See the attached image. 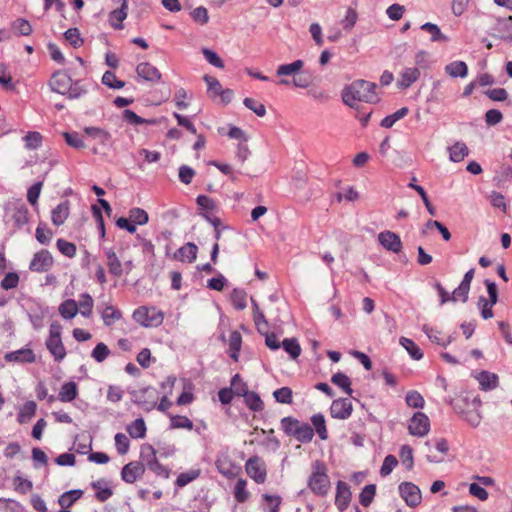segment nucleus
Segmentation results:
<instances>
[{
	"mask_svg": "<svg viewBox=\"0 0 512 512\" xmlns=\"http://www.w3.org/2000/svg\"><path fill=\"white\" fill-rule=\"evenodd\" d=\"M376 84L366 80H356L346 86L342 91V100L345 105L354 108L358 102L374 103L378 101Z\"/></svg>",
	"mask_w": 512,
	"mask_h": 512,
	"instance_id": "1",
	"label": "nucleus"
},
{
	"mask_svg": "<svg viewBox=\"0 0 512 512\" xmlns=\"http://www.w3.org/2000/svg\"><path fill=\"white\" fill-rule=\"evenodd\" d=\"M324 462L316 460L312 464V472L307 480L308 488L319 497H326L331 490V481Z\"/></svg>",
	"mask_w": 512,
	"mask_h": 512,
	"instance_id": "2",
	"label": "nucleus"
},
{
	"mask_svg": "<svg viewBox=\"0 0 512 512\" xmlns=\"http://www.w3.org/2000/svg\"><path fill=\"white\" fill-rule=\"evenodd\" d=\"M280 424L284 433L289 437L295 438L298 442L310 443L314 438L312 426L292 416L282 418Z\"/></svg>",
	"mask_w": 512,
	"mask_h": 512,
	"instance_id": "3",
	"label": "nucleus"
},
{
	"mask_svg": "<svg viewBox=\"0 0 512 512\" xmlns=\"http://www.w3.org/2000/svg\"><path fill=\"white\" fill-rule=\"evenodd\" d=\"M62 326L58 322L51 323L49 335L45 340V346L52 355L55 362L60 363L67 355L66 348L62 341Z\"/></svg>",
	"mask_w": 512,
	"mask_h": 512,
	"instance_id": "4",
	"label": "nucleus"
},
{
	"mask_svg": "<svg viewBox=\"0 0 512 512\" xmlns=\"http://www.w3.org/2000/svg\"><path fill=\"white\" fill-rule=\"evenodd\" d=\"M132 317L143 327H158L164 320L163 312L154 306H140L133 312Z\"/></svg>",
	"mask_w": 512,
	"mask_h": 512,
	"instance_id": "5",
	"label": "nucleus"
},
{
	"mask_svg": "<svg viewBox=\"0 0 512 512\" xmlns=\"http://www.w3.org/2000/svg\"><path fill=\"white\" fill-rule=\"evenodd\" d=\"M246 474L257 484H264L267 480V467L265 461L258 455L250 457L245 463Z\"/></svg>",
	"mask_w": 512,
	"mask_h": 512,
	"instance_id": "6",
	"label": "nucleus"
},
{
	"mask_svg": "<svg viewBox=\"0 0 512 512\" xmlns=\"http://www.w3.org/2000/svg\"><path fill=\"white\" fill-rule=\"evenodd\" d=\"M217 471L226 479H234L241 473V466L238 465L227 453H220L215 461Z\"/></svg>",
	"mask_w": 512,
	"mask_h": 512,
	"instance_id": "7",
	"label": "nucleus"
},
{
	"mask_svg": "<svg viewBox=\"0 0 512 512\" xmlns=\"http://www.w3.org/2000/svg\"><path fill=\"white\" fill-rule=\"evenodd\" d=\"M409 434L416 437H424L430 431V420L423 412H416L408 423Z\"/></svg>",
	"mask_w": 512,
	"mask_h": 512,
	"instance_id": "8",
	"label": "nucleus"
},
{
	"mask_svg": "<svg viewBox=\"0 0 512 512\" xmlns=\"http://www.w3.org/2000/svg\"><path fill=\"white\" fill-rule=\"evenodd\" d=\"M53 263L54 260L51 253L46 249H42L34 254L29 269L33 272L43 273L49 271Z\"/></svg>",
	"mask_w": 512,
	"mask_h": 512,
	"instance_id": "9",
	"label": "nucleus"
},
{
	"mask_svg": "<svg viewBox=\"0 0 512 512\" xmlns=\"http://www.w3.org/2000/svg\"><path fill=\"white\" fill-rule=\"evenodd\" d=\"M399 492L406 504L410 507H416L421 502V491L411 482H403L399 485Z\"/></svg>",
	"mask_w": 512,
	"mask_h": 512,
	"instance_id": "10",
	"label": "nucleus"
},
{
	"mask_svg": "<svg viewBox=\"0 0 512 512\" xmlns=\"http://www.w3.org/2000/svg\"><path fill=\"white\" fill-rule=\"evenodd\" d=\"M71 81L72 78L65 71H56L49 80V86L53 92L65 96Z\"/></svg>",
	"mask_w": 512,
	"mask_h": 512,
	"instance_id": "11",
	"label": "nucleus"
},
{
	"mask_svg": "<svg viewBox=\"0 0 512 512\" xmlns=\"http://www.w3.org/2000/svg\"><path fill=\"white\" fill-rule=\"evenodd\" d=\"M353 412V406L349 399L339 398L332 402L330 406V415L332 418L345 420L348 419Z\"/></svg>",
	"mask_w": 512,
	"mask_h": 512,
	"instance_id": "12",
	"label": "nucleus"
},
{
	"mask_svg": "<svg viewBox=\"0 0 512 512\" xmlns=\"http://www.w3.org/2000/svg\"><path fill=\"white\" fill-rule=\"evenodd\" d=\"M144 473V464L139 461H132L122 468L121 477L124 482L132 484L141 478Z\"/></svg>",
	"mask_w": 512,
	"mask_h": 512,
	"instance_id": "13",
	"label": "nucleus"
},
{
	"mask_svg": "<svg viewBox=\"0 0 512 512\" xmlns=\"http://www.w3.org/2000/svg\"><path fill=\"white\" fill-rule=\"evenodd\" d=\"M379 243L388 251L399 253L402 250V241L394 232L384 231L378 234Z\"/></svg>",
	"mask_w": 512,
	"mask_h": 512,
	"instance_id": "14",
	"label": "nucleus"
},
{
	"mask_svg": "<svg viewBox=\"0 0 512 512\" xmlns=\"http://www.w3.org/2000/svg\"><path fill=\"white\" fill-rule=\"evenodd\" d=\"M351 490L349 485L344 481H338L336 486L335 505L342 512L347 509L351 501Z\"/></svg>",
	"mask_w": 512,
	"mask_h": 512,
	"instance_id": "15",
	"label": "nucleus"
},
{
	"mask_svg": "<svg viewBox=\"0 0 512 512\" xmlns=\"http://www.w3.org/2000/svg\"><path fill=\"white\" fill-rule=\"evenodd\" d=\"M420 78V69L418 67L404 68L397 80V87L399 89H407Z\"/></svg>",
	"mask_w": 512,
	"mask_h": 512,
	"instance_id": "16",
	"label": "nucleus"
},
{
	"mask_svg": "<svg viewBox=\"0 0 512 512\" xmlns=\"http://www.w3.org/2000/svg\"><path fill=\"white\" fill-rule=\"evenodd\" d=\"M137 75L145 81L160 82L161 73L159 70L148 62L139 63L136 67Z\"/></svg>",
	"mask_w": 512,
	"mask_h": 512,
	"instance_id": "17",
	"label": "nucleus"
},
{
	"mask_svg": "<svg viewBox=\"0 0 512 512\" xmlns=\"http://www.w3.org/2000/svg\"><path fill=\"white\" fill-rule=\"evenodd\" d=\"M5 360L8 362H18L24 364L34 363L36 355L30 348H22L16 351L9 352L5 355Z\"/></svg>",
	"mask_w": 512,
	"mask_h": 512,
	"instance_id": "18",
	"label": "nucleus"
},
{
	"mask_svg": "<svg viewBox=\"0 0 512 512\" xmlns=\"http://www.w3.org/2000/svg\"><path fill=\"white\" fill-rule=\"evenodd\" d=\"M197 252L198 247L194 243L188 242L176 250L174 258L181 262L192 263L197 258Z\"/></svg>",
	"mask_w": 512,
	"mask_h": 512,
	"instance_id": "19",
	"label": "nucleus"
},
{
	"mask_svg": "<svg viewBox=\"0 0 512 512\" xmlns=\"http://www.w3.org/2000/svg\"><path fill=\"white\" fill-rule=\"evenodd\" d=\"M70 214V203L65 200L58 204L51 212V221L55 226H61L68 219Z\"/></svg>",
	"mask_w": 512,
	"mask_h": 512,
	"instance_id": "20",
	"label": "nucleus"
},
{
	"mask_svg": "<svg viewBox=\"0 0 512 512\" xmlns=\"http://www.w3.org/2000/svg\"><path fill=\"white\" fill-rule=\"evenodd\" d=\"M476 379L478 380L480 389L483 391L494 390L499 385L498 375L492 372L482 371L476 376Z\"/></svg>",
	"mask_w": 512,
	"mask_h": 512,
	"instance_id": "21",
	"label": "nucleus"
},
{
	"mask_svg": "<svg viewBox=\"0 0 512 512\" xmlns=\"http://www.w3.org/2000/svg\"><path fill=\"white\" fill-rule=\"evenodd\" d=\"M105 256L107 259V267L108 271L111 275L119 278L123 274V266L117 257L115 251L113 249H106Z\"/></svg>",
	"mask_w": 512,
	"mask_h": 512,
	"instance_id": "22",
	"label": "nucleus"
},
{
	"mask_svg": "<svg viewBox=\"0 0 512 512\" xmlns=\"http://www.w3.org/2000/svg\"><path fill=\"white\" fill-rule=\"evenodd\" d=\"M121 1V7L119 9L113 10L109 14V22L112 27L115 29H121L122 22L127 17V10H128V1L127 0H120Z\"/></svg>",
	"mask_w": 512,
	"mask_h": 512,
	"instance_id": "23",
	"label": "nucleus"
},
{
	"mask_svg": "<svg viewBox=\"0 0 512 512\" xmlns=\"http://www.w3.org/2000/svg\"><path fill=\"white\" fill-rule=\"evenodd\" d=\"M312 423V428L314 429V434L317 433L319 438L323 441L327 440L329 437L326 420L322 413H317L311 416L310 418Z\"/></svg>",
	"mask_w": 512,
	"mask_h": 512,
	"instance_id": "24",
	"label": "nucleus"
},
{
	"mask_svg": "<svg viewBox=\"0 0 512 512\" xmlns=\"http://www.w3.org/2000/svg\"><path fill=\"white\" fill-rule=\"evenodd\" d=\"M78 308L77 301L67 299L59 305L58 312L63 319L71 320L78 314Z\"/></svg>",
	"mask_w": 512,
	"mask_h": 512,
	"instance_id": "25",
	"label": "nucleus"
},
{
	"mask_svg": "<svg viewBox=\"0 0 512 512\" xmlns=\"http://www.w3.org/2000/svg\"><path fill=\"white\" fill-rule=\"evenodd\" d=\"M126 430L133 439H143L146 436L147 427L143 418H138L127 425Z\"/></svg>",
	"mask_w": 512,
	"mask_h": 512,
	"instance_id": "26",
	"label": "nucleus"
},
{
	"mask_svg": "<svg viewBox=\"0 0 512 512\" xmlns=\"http://www.w3.org/2000/svg\"><path fill=\"white\" fill-rule=\"evenodd\" d=\"M304 62L302 60H296L292 63L281 64L276 69V75L279 77L284 76H295L298 75V72L303 68Z\"/></svg>",
	"mask_w": 512,
	"mask_h": 512,
	"instance_id": "27",
	"label": "nucleus"
},
{
	"mask_svg": "<svg viewBox=\"0 0 512 512\" xmlns=\"http://www.w3.org/2000/svg\"><path fill=\"white\" fill-rule=\"evenodd\" d=\"M78 395L77 384L73 381L64 383L59 391L58 399L61 402H71Z\"/></svg>",
	"mask_w": 512,
	"mask_h": 512,
	"instance_id": "28",
	"label": "nucleus"
},
{
	"mask_svg": "<svg viewBox=\"0 0 512 512\" xmlns=\"http://www.w3.org/2000/svg\"><path fill=\"white\" fill-rule=\"evenodd\" d=\"M229 356L237 362L239 360V352L242 345V336L238 331H232L229 336Z\"/></svg>",
	"mask_w": 512,
	"mask_h": 512,
	"instance_id": "29",
	"label": "nucleus"
},
{
	"mask_svg": "<svg viewBox=\"0 0 512 512\" xmlns=\"http://www.w3.org/2000/svg\"><path fill=\"white\" fill-rule=\"evenodd\" d=\"M445 72L453 78H465L468 74V67L464 61H453L445 66Z\"/></svg>",
	"mask_w": 512,
	"mask_h": 512,
	"instance_id": "30",
	"label": "nucleus"
},
{
	"mask_svg": "<svg viewBox=\"0 0 512 512\" xmlns=\"http://www.w3.org/2000/svg\"><path fill=\"white\" fill-rule=\"evenodd\" d=\"M78 303V312L85 317L90 318L93 313L94 300L88 293H83L79 296Z\"/></svg>",
	"mask_w": 512,
	"mask_h": 512,
	"instance_id": "31",
	"label": "nucleus"
},
{
	"mask_svg": "<svg viewBox=\"0 0 512 512\" xmlns=\"http://www.w3.org/2000/svg\"><path fill=\"white\" fill-rule=\"evenodd\" d=\"M37 409V405L34 401L25 402L18 413L17 420L20 424H24L29 422L32 417L35 415Z\"/></svg>",
	"mask_w": 512,
	"mask_h": 512,
	"instance_id": "32",
	"label": "nucleus"
},
{
	"mask_svg": "<svg viewBox=\"0 0 512 512\" xmlns=\"http://www.w3.org/2000/svg\"><path fill=\"white\" fill-rule=\"evenodd\" d=\"M234 498L238 503L246 502L250 497V492L247 490V481L244 478H239L233 490Z\"/></svg>",
	"mask_w": 512,
	"mask_h": 512,
	"instance_id": "33",
	"label": "nucleus"
},
{
	"mask_svg": "<svg viewBox=\"0 0 512 512\" xmlns=\"http://www.w3.org/2000/svg\"><path fill=\"white\" fill-rule=\"evenodd\" d=\"M420 29L428 32L431 35L430 40L432 42H447L448 41V37L446 35H444L441 32L440 28L434 23L426 22L420 26Z\"/></svg>",
	"mask_w": 512,
	"mask_h": 512,
	"instance_id": "34",
	"label": "nucleus"
},
{
	"mask_svg": "<svg viewBox=\"0 0 512 512\" xmlns=\"http://www.w3.org/2000/svg\"><path fill=\"white\" fill-rule=\"evenodd\" d=\"M87 86L81 80L71 81V85L69 87V91L66 93L65 97L70 100L79 99L87 93Z\"/></svg>",
	"mask_w": 512,
	"mask_h": 512,
	"instance_id": "35",
	"label": "nucleus"
},
{
	"mask_svg": "<svg viewBox=\"0 0 512 512\" xmlns=\"http://www.w3.org/2000/svg\"><path fill=\"white\" fill-rule=\"evenodd\" d=\"M243 397L250 410L260 412L264 409V403L256 392L248 391Z\"/></svg>",
	"mask_w": 512,
	"mask_h": 512,
	"instance_id": "36",
	"label": "nucleus"
},
{
	"mask_svg": "<svg viewBox=\"0 0 512 512\" xmlns=\"http://www.w3.org/2000/svg\"><path fill=\"white\" fill-rule=\"evenodd\" d=\"M82 494L83 492L81 490L67 491L59 497L58 503L62 508L67 509L80 499Z\"/></svg>",
	"mask_w": 512,
	"mask_h": 512,
	"instance_id": "37",
	"label": "nucleus"
},
{
	"mask_svg": "<svg viewBox=\"0 0 512 512\" xmlns=\"http://www.w3.org/2000/svg\"><path fill=\"white\" fill-rule=\"evenodd\" d=\"M140 459L141 463L144 464L145 467L151 465L154 461L157 460L156 450L151 444L145 443L141 445L140 448Z\"/></svg>",
	"mask_w": 512,
	"mask_h": 512,
	"instance_id": "38",
	"label": "nucleus"
},
{
	"mask_svg": "<svg viewBox=\"0 0 512 512\" xmlns=\"http://www.w3.org/2000/svg\"><path fill=\"white\" fill-rule=\"evenodd\" d=\"M449 158L450 160L464 159L469 155V149L464 142H456L449 147Z\"/></svg>",
	"mask_w": 512,
	"mask_h": 512,
	"instance_id": "39",
	"label": "nucleus"
},
{
	"mask_svg": "<svg viewBox=\"0 0 512 512\" xmlns=\"http://www.w3.org/2000/svg\"><path fill=\"white\" fill-rule=\"evenodd\" d=\"M168 416L170 418V426L172 429L192 430L194 427L193 422L186 416L171 414H168Z\"/></svg>",
	"mask_w": 512,
	"mask_h": 512,
	"instance_id": "40",
	"label": "nucleus"
},
{
	"mask_svg": "<svg viewBox=\"0 0 512 512\" xmlns=\"http://www.w3.org/2000/svg\"><path fill=\"white\" fill-rule=\"evenodd\" d=\"M230 300L235 309L243 310L247 306V293L243 289H234L231 292Z\"/></svg>",
	"mask_w": 512,
	"mask_h": 512,
	"instance_id": "41",
	"label": "nucleus"
},
{
	"mask_svg": "<svg viewBox=\"0 0 512 512\" xmlns=\"http://www.w3.org/2000/svg\"><path fill=\"white\" fill-rule=\"evenodd\" d=\"M399 342L414 360H420L423 357L419 346L413 340L401 337Z\"/></svg>",
	"mask_w": 512,
	"mask_h": 512,
	"instance_id": "42",
	"label": "nucleus"
},
{
	"mask_svg": "<svg viewBox=\"0 0 512 512\" xmlns=\"http://www.w3.org/2000/svg\"><path fill=\"white\" fill-rule=\"evenodd\" d=\"M25 148L29 150L38 149L42 145L43 137L37 131H29L23 137Z\"/></svg>",
	"mask_w": 512,
	"mask_h": 512,
	"instance_id": "43",
	"label": "nucleus"
},
{
	"mask_svg": "<svg viewBox=\"0 0 512 512\" xmlns=\"http://www.w3.org/2000/svg\"><path fill=\"white\" fill-rule=\"evenodd\" d=\"M121 317H122L121 311L112 305L106 306L102 312V319L106 326L113 325Z\"/></svg>",
	"mask_w": 512,
	"mask_h": 512,
	"instance_id": "44",
	"label": "nucleus"
},
{
	"mask_svg": "<svg viewBox=\"0 0 512 512\" xmlns=\"http://www.w3.org/2000/svg\"><path fill=\"white\" fill-rule=\"evenodd\" d=\"M35 237L39 243L47 245L50 243L53 237V232L46 226L45 223L40 222L36 228Z\"/></svg>",
	"mask_w": 512,
	"mask_h": 512,
	"instance_id": "45",
	"label": "nucleus"
},
{
	"mask_svg": "<svg viewBox=\"0 0 512 512\" xmlns=\"http://www.w3.org/2000/svg\"><path fill=\"white\" fill-rule=\"evenodd\" d=\"M416 181L415 178L412 179V181L408 184V186L412 189H414L421 197V199L423 200V203L425 205V207L427 208V211L429 212L430 215L434 216L436 214V209L435 207L431 204L428 196H427V193L425 192V190L423 189L422 186H419V185H416L414 182Z\"/></svg>",
	"mask_w": 512,
	"mask_h": 512,
	"instance_id": "46",
	"label": "nucleus"
},
{
	"mask_svg": "<svg viewBox=\"0 0 512 512\" xmlns=\"http://www.w3.org/2000/svg\"><path fill=\"white\" fill-rule=\"evenodd\" d=\"M28 209L24 204H20L14 208L12 218L17 227H22L28 222Z\"/></svg>",
	"mask_w": 512,
	"mask_h": 512,
	"instance_id": "47",
	"label": "nucleus"
},
{
	"mask_svg": "<svg viewBox=\"0 0 512 512\" xmlns=\"http://www.w3.org/2000/svg\"><path fill=\"white\" fill-rule=\"evenodd\" d=\"M123 119L132 125L155 124L156 123L155 119H144L129 109H126L123 111Z\"/></svg>",
	"mask_w": 512,
	"mask_h": 512,
	"instance_id": "48",
	"label": "nucleus"
},
{
	"mask_svg": "<svg viewBox=\"0 0 512 512\" xmlns=\"http://www.w3.org/2000/svg\"><path fill=\"white\" fill-rule=\"evenodd\" d=\"M129 219L135 225H145L149 221L148 213L142 208H132L129 211Z\"/></svg>",
	"mask_w": 512,
	"mask_h": 512,
	"instance_id": "49",
	"label": "nucleus"
},
{
	"mask_svg": "<svg viewBox=\"0 0 512 512\" xmlns=\"http://www.w3.org/2000/svg\"><path fill=\"white\" fill-rule=\"evenodd\" d=\"M408 114V108L403 107L391 115L386 116L381 121V126L384 128H391L398 120L404 118Z\"/></svg>",
	"mask_w": 512,
	"mask_h": 512,
	"instance_id": "50",
	"label": "nucleus"
},
{
	"mask_svg": "<svg viewBox=\"0 0 512 512\" xmlns=\"http://www.w3.org/2000/svg\"><path fill=\"white\" fill-rule=\"evenodd\" d=\"M331 382L342 388L348 395L352 394L351 381L347 375L338 372L332 376Z\"/></svg>",
	"mask_w": 512,
	"mask_h": 512,
	"instance_id": "51",
	"label": "nucleus"
},
{
	"mask_svg": "<svg viewBox=\"0 0 512 512\" xmlns=\"http://www.w3.org/2000/svg\"><path fill=\"white\" fill-rule=\"evenodd\" d=\"M57 249L66 257L73 258L76 255L77 248L72 242L65 239H58L56 242Z\"/></svg>",
	"mask_w": 512,
	"mask_h": 512,
	"instance_id": "52",
	"label": "nucleus"
},
{
	"mask_svg": "<svg viewBox=\"0 0 512 512\" xmlns=\"http://www.w3.org/2000/svg\"><path fill=\"white\" fill-rule=\"evenodd\" d=\"M282 347L293 359L298 358L302 351L298 341L295 338L284 339L282 342Z\"/></svg>",
	"mask_w": 512,
	"mask_h": 512,
	"instance_id": "53",
	"label": "nucleus"
},
{
	"mask_svg": "<svg viewBox=\"0 0 512 512\" xmlns=\"http://www.w3.org/2000/svg\"><path fill=\"white\" fill-rule=\"evenodd\" d=\"M110 349L108 346L100 342L98 343L91 352V357L98 363L105 361L110 355Z\"/></svg>",
	"mask_w": 512,
	"mask_h": 512,
	"instance_id": "54",
	"label": "nucleus"
},
{
	"mask_svg": "<svg viewBox=\"0 0 512 512\" xmlns=\"http://www.w3.org/2000/svg\"><path fill=\"white\" fill-rule=\"evenodd\" d=\"M375 493H376L375 485H373V484L366 485L362 489L360 496H359V501H360L361 505L364 507H368L372 503Z\"/></svg>",
	"mask_w": 512,
	"mask_h": 512,
	"instance_id": "55",
	"label": "nucleus"
},
{
	"mask_svg": "<svg viewBox=\"0 0 512 512\" xmlns=\"http://www.w3.org/2000/svg\"><path fill=\"white\" fill-rule=\"evenodd\" d=\"M405 401L412 408H423L425 404L423 396L415 390H411L406 394Z\"/></svg>",
	"mask_w": 512,
	"mask_h": 512,
	"instance_id": "56",
	"label": "nucleus"
},
{
	"mask_svg": "<svg viewBox=\"0 0 512 512\" xmlns=\"http://www.w3.org/2000/svg\"><path fill=\"white\" fill-rule=\"evenodd\" d=\"M102 83L112 89H121L125 86V82L118 80L116 75L111 71H106L103 74Z\"/></svg>",
	"mask_w": 512,
	"mask_h": 512,
	"instance_id": "57",
	"label": "nucleus"
},
{
	"mask_svg": "<svg viewBox=\"0 0 512 512\" xmlns=\"http://www.w3.org/2000/svg\"><path fill=\"white\" fill-rule=\"evenodd\" d=\"M115 447L120 455H125L128 453L130 448L129 438L124 433H117L114 437Z\"/></svg>",
	"mask_w": 512,
	"mask_h": 512,
	"instance_id": "58",
	"label": "nucleus"
},
{
	"mask_svg": "<svg viewBox=\"0 0 512 512\" xmlns=\"http://www.w3.org/2000/svg\"><path fill=\"white\" fill-rule=\"evenodd\" d=\"M402 464L408 469H412L414 465L413 449L409 445H403L399 452Z\"/></svg>",
	"mask_w": 512,
	"mask_h": 512,
	"instance_id": "59",
	"label": "nucleus"
},
{
	"mask_svg": "<svg viewBox=\"0 0 512 512\" xmlns=\"http://www.w3.org/2000/svg\"><path fill=\"white\" fill-rule=\"evenodd\" d=\"M230 388L237 396H244L248 392L247 384L242 380L239 374L232 377Z\"/></svg>",
	"mask_w": 512,
	"mask_h": 512,
	"instance_id": "60",
	"label": "nucleus"
},
{
	"mask_svg": "<svg viewBox=\"0 0 512 512\" xmlns=\"http://www.w3.org/2000/svg\"><path fill=\"white\" fill-rule=\"evenodd\" d=\"M204 81L207 84V91L210 97H216L220 92H222L223 87L220 82L215 78L208 75L204 76Z\"/></svg>",
	"mask_w": 512,
	"mask_h": 512,
	"instance_id": "61",
	"label": "nucleus"
},
{
	"mask_svg": "<svg viewBox=\"0 0 512 512\" xmlns=\"http://www.w3.org/2000/svg\"><path fill=\"white\" fill-rule=\"evenodd\" d=\"M292 395V390L289 387H282L273 392L276 401L282 404H291Z\"/></svg>",
	"mask_w": 512,
	"mask_h": 512,
	"instance_id": "62",
	"label": "nucleus"
},
{
	"mask_svg": "<svg viewBox=\"0 0 512 512\" xmlns=\"http://www.w3.org/2000/svg\"><path fill=\"white\" fill-rule=\"evenodd\" d=\"M194 22L205 25L209 21L208 10L204 6H199L193 9L190 13Z\"/></svg>",
	"mask_w": 512,
	"mask_h": 512,
	"instance_id": "63",
	"label": "nucleus"
},
{
	"mask_svg": "<svg viewBox=\"0 0 512 512\" xmlns=\"http://www.w3.org/2000/svg\"><path fill=\"white\" fill-rule=\"evenodd\" d=\"M12 29L14 30V32L16 34L21 35V36H28L32 32V27H31L30 23L25 19H17L12 24Z\"/></svg>",
	"mask_w": 512,
	"mask_h": 512,
	"instance_id": "64",
	"label": "nucleus"
}]
</instances>
